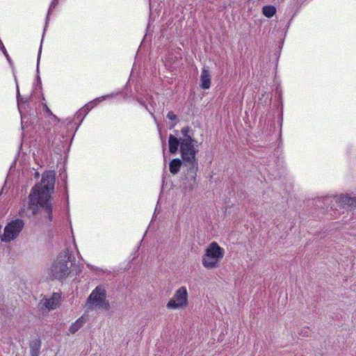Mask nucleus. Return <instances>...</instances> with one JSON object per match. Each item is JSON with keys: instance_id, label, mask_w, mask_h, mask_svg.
<instances>
[{"instance_id": "dca6fc26", "label": "nucleus", "mask_w": 356, "mask_h": 356, "mask_svg": "<svg viewBox=\"0 0 356 356\" xmlns=\"http://www.w3.org/2000/svg\"><path fill=\"white\" fill-rule=\"evenodd\" d=\"M41 344L40 341L38 339H35L31 343V356H38L40 353Z\"/></svg>"}, {"instance_id": "b1692460", "label": "nucleus", "mask_w": 356, "mask_h": 356, "mask_svg": "<svg viewBox=\"0 0 356 356\" xmlns=\"http://www.w3.org/2000/svg\"><path fill=\"white\" fill-rule=\"evenodd\" d=\"M0 49L2 51V53L5 55V56H6V54H8L7 51H6V49L5 46L3 47V48Z\"/></svg>"}, {"instance_id": "9b49d317", "label": "nucleus", "mask_w": 356, "mask_h": 356, "mask_svg": "<svg viewBox=\"0 0 356 356\" xmlns=\"http://www.w3.org/2000/svg\"><path fill=\"white\" fill-rule=\"evenodd\" d=\"M200 87L202 89H209L211 86V74L207 67H204L202 70L200 76Z\"/></svg>"}, {"instance_id": "bb28decb", "label": "nucleus", "mask_w": 356, "mask_h": 356, "mask_svg": "<svg viewBox=\"0 0 356 356\" xmlns=\"http://www.w3.org/2000/svg\"><path fill=\"white\" fill-rule=\"evenodd\" d=\"M44 106H45V108H46L47 111V112H50V111H49V108H47V106L46 105H45Z\"/></svg>"}, {"instance_id": "6ab92c4d", "label": "nucleus", "mask_w": 356, "mask_h": 356, "mask_svg": "<svg viewBox=\"0 0 356 356\" xmlns=\"http://www.w3.org/2000/svg\"><path fill=\"white\" fill-rule=\"evenodd\" d=\"M190 128L188 127H185L181 129V134L183 136L182 138H192V137L189 135Z\"/></svg>"}, {"instance_id": "9d476101", "label": "nucleus", "mask_w": 356, "mask_h": 356, "mask_svg": "<svg viewBox=\"0 0 356 356\" xmlns=\"http://www.w3.org/2000/svg\"><path fill=\"white\" fill-rule=\"evenodd\" d=\"M137 101L138 103L145 107V108L149 112L151 115L154 118V120H156L155 117L152 111L154 110V107L156 105V103L154 102L152 97L147 96L144 97H138Z\"/></svg>"}, {"instance_id": "423d86ee", "label": "nucleus", "mask_w": 356, "mask_h": 356, "mask_svg": "<svg viewBox=\"0 0 356 356\" xmlns=\"http://www.w3.org/2000/svg\"><path fill=\"white\" fill-rule=\"evenodd\" d=\"M69 260L68 252H65L64 255H60L52 263L50 268V274L54 278L60 280L69 275Z\"/></svg>"}, {"instance_id": "f8f14e48", "label": "nucleus", "mask_w": 356, "mask_h": 356, "mask_svg": "<svg viewBox=\"0 0 356 356\" xmlns=\"http://www.w3.org/2000/svg\"><path fill=\"white\" fill-rule=\"evenodd\" d=\"M169 151L171 154H175L178 151L179 146L181 147V138L179 140L175 136L170 134L168 139Z\"/></svg>"}, {"instance_id": "20e7f679", "label": "nucleus", "mask_w": 356, "mask_h": 356, "mask_svg": "<svg viewBox=\"0 0 356 356\" xmlns=\"http://www.w3.org/2000/svg\"><path fill=\"white\" fill-rule=\"evenodd\" d=\"M224 254V249L220 247L216 242L211 243L205 250L204 254L202 256V261L203 266L208 269L218 267Z\"/></svg>"}, {"instance_id": "7ed1b4c3", "label": "nucleus", "mask_w": 356, "mask_h": 356, "mask_svg": "<svg viewBox=\"0 0 356 356\" xmlns=\"http://www.w3.org/2000/svg\"><path fill=\"white\" fill-rule=\"evenodd\" d=\"M315 202L318 207L330 212L334 218L343 213L345 210L356 207V197H350L344 195L318 197Z\"/></svg>"}, {"instance_id": "f03ea898", "label": "nucleus", "mask_w": 356, "mask_h": 356, "mask_svg": "<svg viewBox=\"0 0 356 356\" xmlns=\"http://www.w3.org/2000/svg\"><path fill=\"white\" fill-rule=\"evenodd\" d=\"M197 145L195 144L193 138H181L180 153L183 160L184 166L186 168L185 179L188 183V187L192 189L196 185V175L198 170Z\"/></svg>"}, {"instance_id": "0eeeda50", "label": "nucleus", "mask_w": 356, "mask_h": 356, "mask_svg": "<svg viewBox=\"0 0 356 356\" xmlns=\"http://www.w3.org/2000/svg\"><path fill=\"white\" fill-rule=\"evenodd\" d=\"M188 294L186 286L176 290L173 297L168 302L167 308L170 309H184L188 304Z\"/></svg>"}, {"instance_id": "5701e85b", "label": "nucleus", "mask_w": 356, "mask_h": 356, "mask_svg": "<svg viewBox=\"0 0 356 356\" xmlns=\"http://www.w3.org/2000/svg\"><path fill=\"white\" fill-rule=\"evenodd\" d=\"M41 51H42V44L40 45V49L38 51V59H37V71L38 72L39 70V62H40V59Z\"/></svg>"}, {"instance_id": "2eb2a0df", "label": "nucleus", "mask_w": 356, "mask_h": 356, "mask_svg": "<svg viewBox=\"0 0 356 356\" xmlns=\"http://www.w3.org/2000/svg\"><path fill=\"white\" fill-rule=\"evenodd\" d=\"M85 323L86 320L83 317L78 318L74 323L70 325L69 331L72 334L76 333L81 327L83 326Z\"/></svg>"}, {"instance_id": "412c9836", "label": "nucleus", "mask_w": 356, "mask_h": 356, "mask_svg": "<svg viewBox=\"0 0 356 356\" xmlns=\"http://www.w3.org/2000/svg\"><path fill=\"white\" fill-rule=\"evenodd\" d=\"M167 118L170 120H175L177 119V115L173 112L170 111L168 113Z\"/></svg>"}, {"instance_id": "a211bd4d", "label": "nucleus", "mask_w": 356, "mask_h": 356, "mask_svg": "<svg viewBox=\"0 0 356 356\" xmlns=\"http://www.w3.org/2000/svg\"><path fill=\"white\" fill-rule=\"evenodd\" d=\"M15 83H16V90H17V105H18V109L19 111V112L21 113V107H20V104L22 103H25L26 102V100H24L21 95H20V92H19V86H18V83H17V79L15 78Z\"/></svg>"}, {"instance_id": "39448f33", "label": "nucleus", "mask_w": 356, "mask_h": 356, "mask_svg": "<svg viewBox=\"0 0 356 356\" xmlns=\"http://www.w3.org/2000/svg\"><path fill=\"white\" fill-rule=\"evenodd\" d=\"M106 293L102 286H97L89 296L86 305L88 309L95 307V309H102L108 310L110 305L106 299Z\"/></svg>"}, {"instance_id": "4468645a", "label": "nucleus", "mask_w": 356, "mask_h": 356, "mask_svg": "<svg viewBox=\"0 0 356 356\" xmlns=\"http://www.w3.org/2000/svg\"><path fill=\"white\" fill-rule=\"evenodd\" d=\"M181 163L182 162L179 159H172L169 165L170 172L173 175L177 174L179 171Z\"/></svg>"}, {"instance_id": "aec40b11", "label": "nucleus", "mask_w": 356, "mask_h": 356, "mask_svg": "<svg viewBox=\"0 0 356 356\" xmlns=\"http://www.w3.org/2000/svg\"><path fill=\"white\" fill-rule=\"evenodd\" d=\"M86 115H84V113L81 111V109L76 113L75 114V120H80L81 122L83 120Z\"/></svg>"}, {"instance_id": "4be33fe9", "label": "nucleus", "mask_w": 356, "mask_h": 356, "mask_svg": "<svg viewBox=\"0 0 356 356\" xmlns=\"http://www.w3.org/2000/svg\"><path fill=\"white\" fill-rule=\"evenodd\" d=\"M56 4H57V0H53L52 2L50 4V6H49V11H48V13H47L48 16L49 15L50 10H52L53 8H54L56 7Z\"/></svg>"}, {"instance_id": "393cba45", "label": "nucleus", "mask_w": 356, "mask_h": 356, "mask_svg": "<svg viewBox=\"0 0 356 356\" xmlns=\"http://www.w3.org/2000/svg\"><path fill=\"white\" fill-rule=\"evenodd\" d=\"M48 21H49V16L47 15V18H46V24H45V28H44V30H46V26H47V25Z\"/></svg>"}, {"instance_id": "f3484780", "label": "nucleus", "mask_w": 356, "mask_h": 356, "mask_svg": "<svg viewBox=\"0 0 356 356\" xmlns=\"http://www.w3.org/2000/svg\"><path fill=\"white\" fill-rule=\"evenodd\" d=\"M262 12L266 17L270 18L275 14L276 9L273 6H265L262 8Z\"/></svg>"}, {"instance_id": "1a4fd4ad", "label": "nucleus", "mask_w": 356, "mask_h": 356, "mask_svg": "<svg viewBox=\"0 0 356 356\" xmlns=\"http://www.w3.org/2000/svg\"><path fill=\"white\" fill-rule=\"evenodd\" d=\"M60 295L58 293H54L51 298L44 299L42 304L48 309H54L60 304Z\"/></svg>"}, {"instance_id": "ddd939ff", "label": "nucleus", "mask_w": 356, "mask_h": 356, "mask_svg": "<svg viewBox=\"0 0 356 356\" xmlns=\"http://www.w3.org/2000/svg\"><path fill=\"white\" fill-rule=\"evenodd\" d=\"M106 98L105 96L104 97H99V98H97L95 99V100H93L92 102L87 104L86 105H85L82 108H81V111L84 113V115H86L87 113L92 109L98 103H99L100 102H102L103 99H104Z\"/></svg>"}, {"instance_id": "cd10ccee", "label": "nucleus", "mask_w": 356, "mask_h": 356, "mask_svg": "<svg viewBox=\"0 0 356 356\" xmlns=\"http://www.w3.org/2000/svg\"><path fill=\"white\" fill-rule=\"evenodd\" d=\"M35 175L38 177L39 175L38 172H35Z\"/></svg>"}, {"instance_id": "f257e3e1", "label": "nucleus", "mask_w": 356, "mask_h": 356, "mask_svg": "<svg viewBox=\"0 0 356 356\" xmlns=\"http://www.w3.org/2000/svg\"><path fill=\"white\" fill-rule=\"evenodd\" d=\"M55 184V173L47 171L42 175L41 182L36 184L31 189L29 195L27 210L29 216L37 214L40 209H43L49 221L53 219L52 206L50 202L51 194Z\"/></svg>"}, {"instance_id": "a878e982", "label": "nucleus", "mask_w": 356, "mask_h": 356, "mask_svg": "<svg viewBox=\"0 0 356 356\" xmlns=\"http://www.w3.org/2000/svg\"><path fill=\"white\" fill-rule=\"evenodd\" d=\"M6 58L8 60V62H10V58L8 54H6Z\"/></svg>"}, {"instance_id": "6e6552de", "label": "nucleus", "mask_w": 356, "mask_h": 356, "mask_svg": "<svg viewBox=\"0 0 356 356\" xmlns=\"http://www.w3.org/2000/svg\"><path fill=\"white\" fill-rule=\"evenodd\" d=\"M24 222L21 219H15L10 221L4 228L3 234L1 236V241L10 242L15 239L24 228Z\"/></svg>"}]
</instances>
